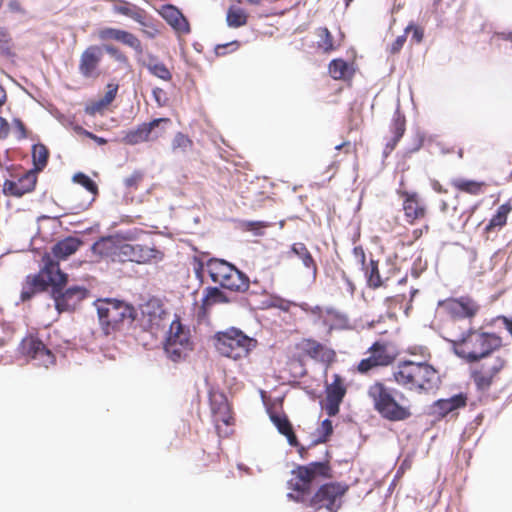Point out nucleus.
Returning <instances> with one entry per match:
<instances>
[{
  "label": "nucleus",
  "mask_w": 512,
  "mask_h": 512,
  "mask_svg": "<svg viewBox=\"0 0 512 512\" xmlns=\"http://www.w3.org/2000/svg\"><path fill=\"white\" fill-rule=\"evenodd\" d=\"M93 250L104 257L117 262H135L146 264L153 260H162L163 253L154 245L132 244L112 237L102 238L93 245Z\"/></svg>",
  "instance_id": "1"
},
{
  "label": "nucleus",
  "mask_w": 512,
  "mask_h": 512,
  "mask_svg": "<svg viewBox=\"0 0 512 512\" xmlns=\"http://www.w3.org/2000/svg\"><path fill=\"white\" fill-rule=\"evenodd\" d=\"M374 410L385 420L400 422L412 416L411 406L405 395L388 387L382 381H375L367 389Z\"/></svg>",
  "instance_id": "2"
},
{
  "label": "nucleus",
  "mask_w": 512,
  "mask_h": 512,
  "mask_svg": "<svg viewBox=\"0 0 512 512\" xmlns=\"http://www.w3.org/2000/svg\"><path fill=\"white\" fill-rule=\"evenodd\" d=\"M452 343L458 356L468 363L487 359L502 346V338L495 333L469 329L467 333L446 338Z\"/></svg>",
  "instance_id": "3"
},
{
  "label": "nucleus",
  "mask_w": 512,
  "mask_h": 512,
  "mask_svg": "<svg viewBox=\"0 0 512 512\" xmlns=\"http://www.w3.org/2000/svg\"><path fill=\"white\" fill-rule=\"evenodd\" d=\"M392 377L398 385L418 393H428L440 383L438 371L426 362L401 361Z\"/></svg>",
  "instance_id": "4"
},
{
  "label": "nucleus",
  "mask_w": 512,
  "mask_h": 512,
  "mask_svg": "<svg viewBox=\"0 0 512 512\" xmlns=\"http://www.w3.org/2000/svg\"><path fill=\"white\" fill-rule=\"evenodd\" d=\"M331 476L329 461L298 465L292 470V477L288 481V488L292 491L288 497L296 502L306 504L310 498L312 483L318 478H330Z\"/></svg>",
  "instance_id": "5"
},
{
  "label": "nucleus",
  "mask_w": 512,
  "mask_h": 512,
  "mask_svg": "<svg viewBox=\"0 0 512 512\" xmlns=\"http://www.w3.org/2000/svg\"><path fill=\"white\" fill-rule=\"evenodd\" d=\"M95 306L101 329L106 336L120 331L125 323H132L136 318L134 307L121 300L98 299Z\"/></svg>",
  "instance_id": "6"
},
{
  "label": "nucleus",
  "mask_w": 512,
  "mask_h": 512,
  "mask_svg": "<svg viewBox=\"0 0 512 512\" xmlns=\"http://www.w3.org/2000/svg\"><path fill=\"white\" fill-rule=\"evenodd\" d=\"M56 276L50 279L52 283L51 296L55 301V308L58 312L73 310L82 300L87 298L89 290L84 286H71L63 291L68 281V275L60 269L59 264L49 263L45 270Z\"/></svg>",
  "instance_id": "7"
},
{
  "label": "nucleus",
  "mask_w": 512,
  "mask_h": 512,
  "mask_svg": "<svg viewBox=\"0 0 512 512\" xmlns=\"http://www.w3.org/2000/svg\"><path fill=\"white\" fill-rule=\"evenodd\" d=\"M216 351L227 358L240 360L249 356L258 342L236 327L218 331L213 336Z\"/></svg>",
  "instance_id": "8"
},
{
  "label": "nucleus",
  "mask_w": 512,
  "mask_h": 512,
  "mask_svg": "<svg viewBox=\"0 0 512 512\" xmlns=\"http://www.w3.org/2000/svg\"><path fill=\"white\" fill-rule=\"evenodd\" d=\"M103 50L120 63L127 64L128 57L119 48L114 45H90L80 54L78 61V72L86 80H96L101 74V62L103 59Z\"/></svg>",
  "instance_id": "9"
},
{
  "label": "nucleus",
  "mask_w": 512,
  "mask_h": 512,
  "mask_svg": "<svg viewBox=\"0 0 512 512\" xmlns=\"http://www.w3.org/2000/svg\"><path fill=\"white\" fill-rule=\"evenodd\" d=\"M206 268L211 280L224 289L237 293H245L249 289L248 276L227 261L213 258L207 261Z\"/></svg>",
  "instance_id": "10"
},
{
  "label": "nucleus",
  "mask_w": 512,
  "mask_h": 512,
  "mask_svg": "<svg viewBox=\"0 0 512 512\" xmlns=\"http://www.w3.org/2000/svg\"><path fill=\"white\" fill-rule=\"evenodd\" d=\"M348 489L349 486L345 483H325L318 488L305 505L314 510L325 508L329 512H337L342 506V497Z\"/></svg>",
  "instance_id": "11"
},
{
  "label": "nucleus",
  "mask_w": 512,
  "mask_h": 512,
  "mask_svg": "<svg viewBox=\"0 0 512 512\" xmlns=\"http://www.w3.org/2000/svg\"><path fill=\"white\" fill-rule=\"evenodd\" d=\"M367 354L368 356L361 359L353 369L361 375H368L378 368L388 367L394 363L397 357L389 343L383 340L375 341L368 348Z\"/></svg>",
  "instance_id": "12"
},
{
  "label": "nucleus",
  "mask_w": 512,
  "mask_h": 512,
  "mask_svg": "<svg viewBox=\"0 0 512 512\" xmlns=\"http://www.w3.org/2000/svg\"><path fill=\"white\" fill-rule=\"evenodd\" d=\"M164 350L173 362L185 360L193 350V342L190 339L189 331L184 329L178 319L172 321L170 325Z\"/></svg>",
  "instance_id": "13"
},
{
  "label": "nucleus",
  "mask_w": 512,
  "mask_h": 512,
  "mask_svg": "<svg viewBox=\"0 0 512 512\" xmlns=\"http://www.w3.org/2000/svg\"><path fill=\"white\" fill-rule=\"evenodd\" d=\"M477 363L471 369L470 376L476 388L481 391H488L499 373L507 366L506 358L500 355Z\"/></svg>",
  "instance_id": "14"
},
{
  "label": "nucleus",
  "mask_w": 512,
  "mask_h": 512,
  "mask_svg": "<svg viewBox=\"0 0 512 512\" xmlns=\"http://www.w3.org/2000/svg\"><path fill=\"white\" fill-rule=\"evenodd\" d=\"M43 267L36 274L27 275L20 293V300L26 302L31 300L36 294L44 292L49 286H52L50 279L56 276L55 273L49 274L44 271L46 266L51 264H58L54 261L49 254H44L42 257Z\"/></svg>",
  "instance_id": "15"
},
{
  "label": "nucleus",
  "mask_w": 512,
  "mask_h": 512,
  "mask_svg": "<svg viewBox=\"0 0 512 512\" xmlns=\"http://www.w3.org/2000/svg\"><path fill=\"white\" fill-rule=\"evenodd\" d=\"M295 349L298 352L296 356L298 361L309 358L329 366L336 360L335 350L314 338H302L295 344Z\"/></svg>",
  "instance_id": "16"
},
{
  "label": "nucleus",
  "mask_w": 512,
  "mask_h": 512,
  "mask_svg": "<svg viewBox=\"0 0 512 512\" xmlns=\"http://www.w3.org/2000/svg\"><path fill=\"white\" fill-rule=\"evenodd\" d=\"M170 123V118H155L150 122H144L136 128L127 131L122 140L127 145L155 141L164 134L161 125H168Z\"/></svg>",
  "instance_id": "17"
},
{
  "label": "nucleus",
  "mask_w": 512,
  "mask_h": 512,
  "mask_svg": "<svg viewBox=\"0 0 512 512\" xmlns=\"http://www.w3.org/2000/svg\"><path fill=\"white\" fill-rule=\"evenodd\" d=\"M209 404L213 418V423L219 436L222 435L221 426H230L233 424V416L230 404L223 392L211 390L209 392Z\"/></svg>",
  "instance_id": "18"
},
{
  "label": "nucleus",
  "mask_w": 512,
  "mask_h": 512,
  "mask_svg": "<svg viewBox=\"0 0 512 512\" xmlns=\"http://www.w3.org/2000/svg\"><path fill=\"white\" fill-rule=\"evenodd\" d=\"M397 194L403 201L402 210L407 223L413 225L426 218L428 207L417 192L399 189Z\"/></svg>",
  "instance_id": "19"
},
{
  "label": "nucleus",
  "mask_w": 512,
  "mask_h": 512,
  "mask_svg": "<svg viewBox=\"0 0 512 512\" xmlns=\"http://www.w3.org/2000/svg\"><path fill=\"white\" fill-rule=\"evenodd\" d=\"M22 353L34 360L36 365L48 368L56 361L55 355L37 337L29 335L21 342Z\"/></svg>",
  "instance_id": "20"
},
{
  "label": "nucleus",
  "mask_w": 512,
  "mask_h": 512,
  "mask_svg": "<svg viewBox=\"0 0 512 512\" xmlns=\"http://www.w3.org/2000/svg\"><path fill=\"white\" fill-rule=\"evenodd\" d=\"M440 307L452 320L473 318L479 310L478 304L468 296L446 299L440 302Z\"/></svg>",
  "instance_id": "21"
},
{
  "label": "nucleus",
  "mask_w": 512,
  "mask_h": 512,
  "mask_svg": "<svg viewBox=\"0 0 512 512\" xmlns=\"http://www.w3.org/2000/svg\"><path fill=\"white\" fill-rule=\"evenodd\" d=\"M347 392L344 379L339 374L333 375L332 382L326 386V400L324 409L328 416L332 417L339 413L340 404L342 403Z\"/></svg>",
  "instance_id": "22"
},
{
  "label": "nucleus",
  "mask_w": 512,
  "mask_h": 512,
  "mask_svg": "<svg viewBox=\"0 0 512 512\" xmlns=\"http://www.w3.org/2000/svg\"><path fill=\"white\" fill-rule=\"evenodd\" d=\"M97 36L101 41L115 40L130 47L136 54H143L141 40L129 31L112 27H103L98 30Z\"/></svg>",
  "instance_id": "23"
},
{
  "label": "nucleus",
  "mask_w": 512,
  "mask_h": 512,
  "mask_svg": "<svg viewBox=\"0 0 512 512\" xmlns=\"http://www.w3.org/2000/svg\"><path fill=\"white\" fill-rule=\"evenodd\" d=\"M36 183L37 175L30 170L15 180H5L2 190L6 196L19 198L34 191Z\"/></svg>",
  "instance_id": "24"
},
{
  "label": "nucleus",
  "mask_w": 512,
  "mask_h": 512,
  "mask_svg": "<svg viewBox=\"0 0 512 512\" xmlns=\"http://www.w3.org/2000/svg\"><path fill=\"white\" fill-rule=\"evenodd\" d=\"M160 15L176 32L181 34L190 32L188 20L177 7L171 4L164 5L160 10Z\"/></svg>",
  "instance_id": "25"
},
{
  "label": "nucleus",
  "mask_w": 512,
  "mask_h": 512,
  "mask_svg": "<svg viewBox=\"0 0 512 512\" xmlns=\"http://www.w3.org/2000/svg\"><path fill=\"white\" fill-rule=\"evenodd\" d=\"M82 244L81 239L68 236L55 243L51 249V253L48 254L59 264L60 260H66L69 256L73 255Z\"/></svg>",
  "instance_id": "26"
},
{
  "label": "nucleus",
  "mask_w": 512,
  "mask_h": 512,
  "mask_svg": "<svg viewBox=\"0 0 512 512\" xmlns=\"http://www.w3.org/2000/svg\"><path fill=\"white\" fill-rule=\"evenodd\" d=\"M139 63L145 67L151 75L164 82H170L173 78L171 70L154 54H147Z\"/></svg>",
  "instance_id": "27"
},
{
  "label": "nucleus",
  "mask_w": 512,
  "mask_h": 512,
  "mask_svg": "<svg viewBox=\"0 0 512 512\" xmlns=\"http://www.w3.org/2000/svg\"><path fill=\"white\" fill-rule=\"evenodd\" d=\"M468 397L464 393L456 394L447 399H439L433 404L434 412L441 417L463 408L467 405Z\"/></svg>",
  "instance_id": "28"
},
{
  "label": "nucleus",
  "mask_w": 512,
  "mask_h": 512,
  "mask_svg": "<svg viewBox=\"0 0 512 512\" xmlns=\"http://www.w3.org/2000/svg\"><path fill=\"white\" fill-rule=\"evenodd\" d=\"M231 303V298L220 288L208 286L203 290L201 310L208 313L214 306Z\"/></svg>",
  "instance_id": "29"
},
{
  "label": "nucleus",
  "mask_w": 512,
  "mask_h": 512,
  "mask_svg": "<svg viewBox=\"0 0 512 512\" xmlns=\"http://www.w3.org/2000/svg\"><path fill=\"white\" fill-rule=\"evenodd\" d=\"M511 212L512 203L511 200H508L497 208L495 214L485 226L484 232L489 235L490 233L502 229L507 224L508 216Z\"/></svg>",
  "instance_id": "30"
},
{
  "label": "nucleus",
  "mask_w": 512,
  "mask_h": 512,
  "mask_svg": "<svg viewBox=\"0 0 512 512\" xmlns=\"http://www.w3.org/2000/svg\"><path fill=\"white\" fill-rule=\"evenodd\" d=\"M119 85L116 83H108L106 85L105 95L97 100L91 102L86 106L85 112L88 115H95L97 113H101L105 108H107L116 98L118 93Z\"/></svg>",
  "instance_id": "31"
},
{
  "label": "nucleus",
  "mask_w": 512,
  "mask_h": 512,
  "mask_svg": "<svg viewBox=\"0 0 512 512\" xmlns=\"http://www.w3.org/2000/svg\"><path fill=\"white\" fill-rule=\"evenodd\" d=\"M451 186L459 192L478 196L486 191L487 183L484 181L456 178L451 181Z\"/></svg>",
  "instance_id": "32"
},
{
  "label": "nucleus",
  "mask_w": 512,
  "mask_h": 512,
  "mask_svg": "<svg viewBox=\"0 0 512 512\" xmlns=\"http://www.w3.org/2000/svg\"><path fill=\"white\" fill-rule=\"evenodd\" d=\"M271 420L278 429L279 433L286 436L291 446H298V440L294 433L292 424L285 414H272Z\"/></svg>",
  "instance_id": "33"
},
{
  "label": "nucleus",
  "mask_w": 512,
  "mask_h": 512,
  "mask_svg": "<svg viewBox=\"0 0 512 512\" xmlns=\"http://www.w3.org/2000/svg\"><path fill=\"white\" fill-rule=\"evenodd\" d=\"M328 71L335 80L351 79L354 75V69L345 60L338 58L329 63Z\"/></svg>",
  "instance_id": "34"
},
{
  "label": "nucleus",
  "mask_w": 512,
  "mask_h": 512,
  "mask_svg": "<svg viewBox=\"0 0 512 512\" xmlns=\"http://www.w3.org/2000/svg\"><path fill=\"white\" fill-rule=\"evenodd\" d=\"M291 253L299 257L302 260L304 267L308 269L314 277L316 276L318 271L316 261L304 243H293L291 246Z\"/></svg>",
  "instance_id": "35"
},
{
  "label": "nucleus",
  "mask_w": 512,
  "mask_h": 512,
  "mask_svg": "<svg viewBox=\"0 0 512 512\" xmlns=\"http://www.w3.org/2000/svg\"><path fill=\"white\" fill-rule=\"evenodd\" d=\"M406 130V119L400 114L396 113L393 117L391 124L392 139L386 144L385 150L391 152L395 149L400 139L403 137Z\"/></svg>",
  "instance_id": "36"
},
{
  "label": "nucleus",
  "mask_w": 512,
  "mask_h": 512,
  "mask_svg": "<svg viewBox=\"0 0 512 512\" xmlns=\"http://www.w3.org/2000/svg\"><path fill=\"white\" fill-rule=\"evenodd\" d=\"M364 270L365 277L367 279V284L370 288L377 289L385 284V281L388 279H383L380 275L379 271V261L370 259L368 264H365L362 267Z\"/></svg>",
  "instance_id": "37"
},
{
  "label": "nucleus",
  "mask_w": 512,
  "mask_h": 512,
  "mask_svg": "<svg viewBox=\"0 0 512 512\" xmlns=\"http://www.w3.org/2000/svg\"><path fill=\"white\" fill-rule=\"evenodd\" d=\"M114 11L124 16H128L140 24H144V10L128 2H122L114 7Z\"/></svg>",
  "instance_id": "38"
},
{
  "label": "nucleus",
  "mask_w": 512,
  "mask_h": 512,
  "mask_svg": "<svg viewBox=\"0 0 512 512\" xmlns=\"http://www.w3.org/2000/svg\"><path fill=\"white\" fill-rule=\"evenodd\" d=\"M247 18L248 16L244 9L231 6L227 11L226 21L228 26L238 28L247 23Z\"/></svg>",
  "instance_id": "39"
},
{
  "label": "nucleus",
  "mask_w": 512,
  "mask_h": 512,
  "mask_svg": "<svg viewBox=\"0 0 512 512\" xmlns=\"http://www.w3.org/2000/svg\"><path fill=\"white\" fill-rule=\"evenodd\" d=\"M32 158H33V163H34L36 170H39V171L43 170L46 167L48 159H49L48 148L42 143L33 145Z\"/></svg>",
  "instance_id": "40"
},
{
  "label": "nucleus",
  "mask_w": 512,
  "mask_h": 512,
  "mask_svg": "<svg viewBox=\"0 0 512 512\" xmlns=\"http://www.w3.org/2000/svg\"><path fill=\"white\" fill-rule=\"evenodd\" d=\"M317 36L319 38L317 45L323 52L329 53L336 49L334 45L333 36L327 27H320L317 29Z\"/></svg>",
  "instance_id": "41"
},
{
  "label": "nucleus",
  "mask_w": 512,
  "mask_h": 512,
  "mask_svg": "<svg viewBox=\"0 0 512 512\" xmlns=\"http://www.w3.org/2000/svg\"><path fill=\"white\" fill-rule=\"evenodd\" d=\"M0 53L5 57L15 56L13 39L5 27H0Z\"/></svg>",
  "instance_id": "42"
},
{
  "label": "nucleus",
  "mask_w": 512,
  "mask_h": 512,
  "mask_svg": "<svg viewBox=\"0 0 512 512\" xmlns=\"http://www.w3.org/2000/svg\"><path fill=\"white\" fill-rule=\"evenodd\" d=\"M173 151H187L193 147V141L184 133L177 132L172 140Z\"/></svg>",
  "instance_id": "43"
},
{
  "label": "nucleus",
  "mask_w": 512,
  "mask_h": 512,
  "mask_svg": "<svg viewBox=\"0 0 512 512\" xmlns=\"http://www.w3.org/2000/svg\"><path fill=\"white\" fill-rule=\"evenodd\" d=\"M73 181L75 183L80 184L83 186L86 190H88L91 194L97 195L98 194V186L97 184L86 174L84 173H76L73 176Z\"/></svg>",
  "instance_id": "44"
},
{
  "label": "nucleus",
  "mask_w": 512,
  "mask_h": 512,
  "mask_svg": "<svg viewBox=\"0 0 512 512\" xmlns=\"http://www.w3.org/2000/svg\"><path fill=\"white\" fill-rule=\"evenodd\" d=\"M505 42L512 49V31L494 32L490 38V44L493 47L501 48L502 43Z\"/></svg>",
  "instance_id": "45"
},
{
  "label": "nucleus",
  "mask_w": 512,
  "mask_h": 512,
  "mask_svg": "<svg viewBox=\"0 0 512 512\" xmlns=\"http://www.w3.org/2000/svg\"><path fill=\"white\" fill-rule=\"evenodd\" d=\"M333 433V424L329 419H325L321 422L320 426L317 428V439L316 443H325L329 440L330 436Z\"/></svg>",
  "instance_id": "46"
},
{
  "label": "nucleus",
  "mask_w": 512,
  "mask_h": 512,
  "mask_svg": "<svg viewBox=\"0 0 512 512\" xmlns=\"http://www.w3.org/2000/svg\"><path fill=\"white\" fill-rule=\"evenodd\" d=\"M143 179L144 173L140 170H136L124 179V186L129 190H137Z\"/></svg>",
  "instance_id": "47"
},
{
  "label": "nucleus",
  "mask_w": 512,
  "mask_h": 512,
  "mask_svg": "<svg viewBox=\"0 0 512 512\" xmlns=\"http://www.w3.org/2000/svg\"><path fill=\"white\" fill-rule=\"evenodd\" d=\"M409 32H412L411 40L414 41L415 43L419 44L423 41L424 30L420 26L410 23L404 30L406 36Z\"/></svg>",
  "instance_id": "48"
},
{
  "label": "nucleus",
  "mask_w": 512,
  "mask_h": 512,
  "mask_svg": "<svg viewBox=\"0 0 512 512\" xmlns=\"http://www.w3.org/2000/svg\"><path fill=\"white\" fill-rule=\"evenodd\" d=\"M12 125H13L14 131L16 133L17 140H24L29 137L28 130L21 119L14 118L12 120Z\"/></svg>",
  "instance_id": "49"
},
{
  "label": "nucleus",
  "mask_w": 512,
  "mask_h": 512,
  "mask_svg": "<svg viewBox=\"0 0 512 512\" xmlns=\"http://www.w3.org/2000/svg\"><path fill=\"white\" fill-rule=\"evenodd\" d=\"M406 35L405 33L403 35L398 36L394 42L389 46V53L392 55L398 54L401 49L403 48L405 42H406Z\"/></svg>",
  "instance_id": "50"
},
{
  "label": "nucleus",
  "mask_w": 512,
  "mask_h": 512,
  "mask_svg": "<svg viewBox=\"0 0 512 512\" xmlns=\"http://www.w3.org/2000/svg\"><path fill=\"white\" fill-rule=\"evenodd\" d=\"M75 130H76L78 133H80V134H82V135H84V136H86V137H88V138L92 139V140H93V141H95L98 145H105V144L107 143V140H106L105 138L100 137V136H97V135L93 134L92 132L87 131V130H85L84 128H82V127H80V126L75 127Z\"/></svg>",
  "instance_id": "51"
},
{
  "label": "nucleus",
  "mask_w": 512,
  "mask_h": 512,
  "mask_svg": "<svg viewBox=\"0 0 512 512\" xmlns=\"http://www.w3.org/2000/svg\"><path fill=\"white\" fill-rule=\"evenodd\" d=\"M205 266L206 265L203 263L202 260H200L199 258H196V257L194 258L193 270H194L196 278L198 280H200L201 282H203Z\"/></svg>",
  "instance_id": "52"
},
{
  "label": "nucleus",
  "mask_w": 512,
  "mask_h": 512,
  "mask_svg": "<svg viewBox=\"0 0 512 512\" xmlns=\"http://www.w3.org/2000/svg\"><path fill=\"white\" fill-rule=\"evenodd\" d=\"M353 255L358 261V263L361 265V267H364L366 264V255L364 252V249L362 246H356L353 248Z\"/></svg>",
  "instance_id": "53"
},
{
  "label": "nucleus",
  "mask_w": 512,
  "mask_h": 512,
  "mask_svg": "<svg viewBox=\"0 0 512 512\" xmlns=\"http://www.w3.org/2000/svg\"><path fill=\"white\" fill-rule=\"evenodd\" d=\"M9 133L10 125L8 121L4 117L0 116V140L8 138Z\"/></svg>",
  "instance_id": "54"
},
{
  "label": "nucleus",
  "mask_w": 512,
  "mask_h": 512,
  "mask_svg": "<svg viewBox=\"0 0 512 512\" xmlns=\"http://www.w3.org/2000/svg\"><path fill=\"white\" fill-rule=\"evenodd\" d=\"M154 100L159 106H163L166 98H165V91L160 87H155L152 91Z\"/></svg>",
  "instance_id": "55"
},
{
  "label": "nucleus",
  "mask_w": 512,
  "mask_h": 512,
  "mask_svg": "<svg viewBox=\"0 0 512 512\" xmlns=\"http://www.w3.org/2000/svg\"><path fill=\"white\" fill-rule=\"evenodd\" d=\"M7 7L9 9V11L12 13H19V14L25 13V10L19 0H9Z\"/></svg>",
  "instance_id": "56"
},
{
  "label": "nucleus",
  "mask_w": 512,
  "mask_h": 512,
  "mask_svg": "<svg viewBox=\"0 0 512 512\" xmlns=\"http://www.w3.org/2000/svg\"><path fill=\"white\" fill-rule=\"evenodd\" d=\"M429 229H430V227L427 224L424 225L422 228L414 229L412 231V241H411V243L413 241H415V240H418L423 235V233L424 232L427 233L429 231Z\"/></svg>",
  "instance_id": "57"
},
{
  "label": "nucleus",
  "mask_w": 512,
  "mask_h": 512,
  "mask_svg": "<svg viewBox=\"0 0 512 512\" xmlns=\"http://www.w3.org/2000/svg\"><path fill=\"white\" fill-rule=\"evenodd\" d=\"M498 319L502 321L504 327L512 336V319H509L506 316H499Z\"/></svg>",
  "instance_id": "58"
},
{
  "label": "nucleus",
  "mask_w": 512,
  "mask_h": 512,
  "mask_svg": "<svg viewBox=\"0 0 512 512\" xmlns=\"http://www.w3.org/2000/svg\"><path fill=\"white\" fill-rule=\"evenodd\" d=\"M6 101H7L6 90L0 85V108L6 103Z\"/></svg>",
  "instance_id": "59"
},
{
  "label": "nucleus",
  "mask_w": 512,
  "mask_h": 512,
  "mask_svg": "<svg viewBox=\"0 0 512 512\" xmlns=\"http://www.w3.org/2000/svg\"><path fill=\"white\" fill-rule=\"evenodd\" d=\"M227 47H228V44H226V45H218V46L216 47V53H217V55H223V54H225V50H226V48H227Z\"/></svg>",
  "instance_id": "60"
},
{
  "label": "nucleus",
  "mask_w": 512,
  "mask_h": 512,
  "mask_svg": "<svg viewBox=\"0 0 512 512\" xmlns=\"http://www.w3.org/2000/svg\"><path fill=\"white\" fill-rule=\"evenodd\" d=\"M349 145V142H343L337 146H335L336 150H341L344 146Z\"/></svg>",
  "instance_id": "61"
},
{
  "label": "nucleus",
  "mask_w": 512,
  "mask_h": 512,
  "mask_svg": "<svg viewBox=\"0 0 512 512\" xmlns=\"http://www.w3.org/2000/svg\"><path fill=\"white\" fill-rule=\"evenodd\" d=\"M347 282H348V285H349V286H350V288H351V291L353 292V291H354V285H353V283H352L351 281H349V280H347Z\"/></svg>",
  "instance_id": "62"
},
{
  "label": "nucleus",
  "mask_w": 512,
  "mask_h": 512,
  "mask_svg": "<svg viewBox=\"0 0 512 512\" xmlns=\"http://www.w3.org/2000/svg\"><path fill=\"white\" fill-rule=\"evenodd\" d=\"M344 1H345V5H346V6H349V5H350V3H351L353 0H344Z\"/></svg>",
  "instance_id": "63"
},
{
  "label": "nucleus",
  "mask_w": 512,
  "mask_h": 512,
  "mask_svg": "<svg viewBox=\"0 0 512 512\" xmlns=\"http://www.w3.org/2000/svg\"><path fill=\"white\" fill-rule=\"evenodd\" d=\"M146 33H147V35H148L149 37H151V38H152V37H154V34H152V32H146Z\"/></svg>",
  "instance_id": "64"
}]
</instances>
